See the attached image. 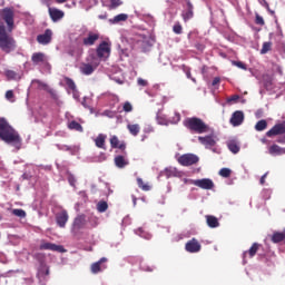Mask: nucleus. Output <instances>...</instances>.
I'll list each match as a JSON object with an SVG mask.
<instances>
[{"instance_id": "nucleus-40", "label": "nucleus", "mask_w": 285, "mask_h": 285, "mask_svg": "<svg viewBox=\"0 0 285 285\" xmlns=\"http://www.w3.org/2000/svg\"><path fill=\"white\" fill-rule=\"evenodd\" d=\"M173 32H175V35H181V32H184V27H181V23L176 22L173 27Z\"/></svg>"}, {"instance_id": "nucleus-36", "label": "nucleus", "mask_w": 285, "mask_h": 285, "mask_svg": "<svg viewBox=\"0 0 285 285\" xmlns=\"http://www.w3.org/2000/svg\"><path fill=\"white\" fill-rule=\"evenodd\" d=\"M272 48H273V42L271 41L264 42L261 49V55H266L267 52H271Z\"/></svg>"}, {"instance_id": "nucleus-62", "label": "nucleus", "mask_w": 285, "mask_h": 285, "mask_svg": "<svg viewBox=\"0 0 285 285\" xmlns=\"http://www.w3.org/2000/svg\"><path fill=\"white\" fill-rule=\"evenodd\" d=\"M284 235V239H285V229L283 232H281Z\"/></svg>"}, {"instance_id": "nucleus-10", "label": "nucleus", "mask_w": 285, "mask_h": 285, "mask_svg": "<svg viewBox=\"0 0 285 285\" xmlns=\"http://www.w3.org/2000/svg\"><path fill=\"white\" fill-rule=\"evenodd\" d=\"M32 83H37L38 89L45 90L46 92H48L52 99H58L59 96L57 95V91L55 89L50 88V86H48V83H46L41 80H33Z\"/></svg>"}, {"instance_id": "nucleus-42", "label": "nucleus", "mask_w": 285, "mask_h": 285, "mask_svg": "<svg viewBox=\"0 0 285 285\" xmlns=\"http://www.w3.org/2000/svg\"><path fill=\"white\" fill-rule=\"evenodd\" d=\"M12 215H14L16 217H26V210L23 209H13L12 210Z\"/></svg>"}, {"instance_id": "nucleus-47", "label": "nucleus", "mask_w": 285, "mask_h": 285, "mask_svg": "<svg viewBox=\"0 0 285 285\" xmlns=\"http://www.w3.org/2000/svg\"><path fill=\"white\" fill-rule=\"evenodd\" d=\"M6 77H7V79H17V73L13 70H7Z\"/></svg>"}, {"instance_id": "nucleus-53", "label": "nucleus", "mask_w": 285, "mask_h": 285, "mask_svg": "<svg viewBox=\"0 0 285 285\" xmlns=\"http://www.w3.org/2000/svg\"><path fill=\"white\" fill-rule=\"evenodd\" d=\"M187 79H191L194 83H197V79L193 78V75L190 73V70L186 71Z\"/></svg>"}, {"instance_id": "nucleus-7", "label": "nucleus", "mask_w": 285, "mask_h": 285, "mask_svg": "<svg viewBox=\"0 0 285 285\" xmlns=\"http://www.w3.org/2000/svg\"><path fill=\"white\" fill-rule=\"evenodd\" d=\"M199 161V157L195 154H184L178 158L180 166H195Z\"/></svg>"}, {"instance_id": "nucleus-32", "label": "nucleus", "mask_w": 285, "mask_h": 285, "mask_svg": "<svg viewBox=\"0 0 285 285\" xmlns=\"http://www.w3.org/2000/svg\"><path fill=\"white\" fill-rule=\"evenodd\" d=\"M266 128H268V122L264 119L257 121L255 125V130H257V132H262L263 130H266Z\"/></svg>"}, {"instance_id": "nucleus-33", "label": "nucleus", "mask_w": 285, "mask_h": 285, "mask_svg": "<svg viewBox=\"0 0 285 285\" xmlns=\"http://www.w3.org/2000/svg\"><path fill=\"white\" fill-rule=\"evenodd\" d=\"M259 250V244L254 243L248 252H245L244 255H249V257H255L257 255V252Z\"/></svg>"}, {"instance_id": "nucleus-15", "label": "nucleus", "mask_w": 285, "mask_h": 285, "mask_svg": "<svg viewBox=\"0 0 285 285\" xmlns=\"http://www.w3.org/2000/svg\"><path fill=\"white\" fill-rule=\"evenodd\" d=\"M37 41L41 46H48L52 41V30L46 29V31L42 35L37 36Z\"/></svg>"}, {"instance_id": "nucleus-57", "label": "nucleus", "mask_w": 285, "mask_h": 285, "mask_svg": "<svg viewBox=\"0 0 285 285\" xmlns=\"http://www.w3.org/2000/svg\"><path fill=\"white\" fill-rule=\"evenodd\" d=\"M36 259H39L41 257V254H35Z\"/></svg>"}, {"instance_id": "nucleus-46", "label": "nucleus", "mask_w": 285, "mask_h": 285, "mask_svg": "<svg viewBox=\"0 0 285 285\" xmlns=\"http://www.w3.org/2000/svg\"><path fill=\"white\" fill-rule=\"evenodd\" d=\"M124 112H132V105L129 101H126L122 106Z\"/></svg>"}, {"instance_id": "nucleus-37", "label": "nucleus", "mask_w": 285, "mask_h": 285, "mask_svg": "<svg viewBox=\"0 0 285 285\" xmlns=\"http://www.w3.org/2000/svg\"><path fill=\"white\" fill-rule=\"evenodd\" d=\"M97 210L98 213H106V210H108V203L106 200H100L97 204Z\"/></svg>"}, {"instance_id": "nucleus-1", "label": "nucleus", "mask_w": 285, "mask_h": 285, "mask_svg": "<svg viewBox=\"0 0 285 285\" xmlns=\"http://www.w3.org/2000/svg\"><path fill=\"white\" fill-rule=\"evenodd\" d=\"M14 30V7L0 9V50L10 55L17 50V40L12 37Z\"/></svg>"}, {"instance_id": "nucleus-59", "label": "nucleus", "mask_w": 285, "mask_h": 285, "mask_svg": "<svg viewBox=\"0 0 285 285\" xmlns=\"http://www.w3.org/2000/svg\"><path fill=\"white\" fill-rule=\"evenodd\" d=\"M267 141H268V140H266V138H263V139H262V142H263V144H266Z\"/></svg>"}, {"instance_id": "nucleus-43", "label": "nucleus", "mask_w": 285, "mask_h": 285, "mask_svg": "<svg viewBox=\"0 0 285 285\" xmlns=\"http://www.w3.org/2000/svg\"><path fill=\"white\" fill-rule=\"evenodd\" d=\"M230 169H228V168H222L220 170H219V175H220V177H225V178H228V177H230Z\"/></svg>"}, {"instance_id": "nucleus-14", "label": "nucleus", "mask_w": 285, "mask_h": 285, "mask_svg": "<svg viewBox=\"0 0 285 285\" xmlns=\"http://www.w3.org/2000/svg\"><path fill=\"white\" fill-rule=\"evenodd\" d=\"M185 250H187V253H199L202 250V245L198 239L193 238L186 243Z\"/></svg>"}, {"instance_id": "nucleus-41", "label": "nucleus", "mask_w": 285, "mask_h": 285, "mask_svg": "<svg viewBox=\"0 0 285 285\" xmlns=\"http://www.w3.org/2000/svg\"><path fill=\"white\" fill-rule=\"evenodd\" d=\"M68 181L72 186V188L77 187V178L72 174H68Z\"/></svg>"}, {"instance_id": "nucleus-52", "label": "nucleus", "mask_w": 285, "mask_h": 285, "mask_svg": "<svg viewBox=\"0 0 285 285\" xmlns=\"http://www.w3.org/2000/svg\"><path fill=\"white\" fill-rule=\"evenodd\" d=\"M266 177H268V173H265L259 180L261 186H264L266 184Z\"/></svg>"}, {"instance_id": "nucleus-24", "label": "nucleus", "mask_w": 285, "mask_h": 285, "mask_svg": "<svg viewBox=\"0 0 285 285\" xmlns=\"http://www.w3.org/2000/svg\"><path fill=\"white\" fill-rule=\"evenodd\" d=\"M104 262H108V259L106 257H102L91 265V273H94V275H97V273H101V264H104Z\"/></svg>"}, {"instance_id": "nucleus-4", "label": "nucleus", "mask_w": 285, "mask_h": 285, "mask_svg": "<svg viewBox=\"0 0 285 285\" xmlns=\"http://www.w3.org/2000/svg\"><path fill=\"white\" fill-rule=\"evenodd\" d=\"M101 35L98 31H87L82 37V46L90 48L97 43L98 39H100Z\"/></svg>"}, {"instance_id": "nucleus-29", "label": "nucleus", "mask_w": 285, "mask_h": 285, "mask_svg": "<svg viewBox=\"0 0 285 285\" xmlns=\"http://www.w3.org/2000/svg\"><path fill=\"white\" fill-rule=\"evenodd\" d=\"M227 147H228V150H230V153H233L234 155H237V153H239L240 150L239 144H237L236 140H229L227 142Z\"/></svg>"}, {"instance_id": "nucleus-34", "label": "nucleus", "mask_w": 285, "mask_h": 285, "mask_svg": "<svg viewBox=\"0 0 285 285\" xmlns=\"http://www.w3.org/2000/svg\"><path fill=\"white\" fill-rule=\"evenodd\" d=\"M127 129L129 130L130 135H132L134 137H137V135H139L141 127H139V125H128Z\"/></svg>"}, {"instance_id": "nucleus-18", "label": "nucleus", "mask_w": 285, "mask_h": 285, "mask_svg": "<svg viewBox=\"0 0 285 285\" xmlns=\"http://www.w3.org/2000/svg\"><path fill=\"white\" fill-rule=\"evenodd\" d=\"M229 124H232V126L234 127L242 126V124H244V111H239V110L235 111L232 115Z\"/></svg>"}, {"instance_id": "nucleus-6", "label": "nucleus", "mask_w": 285, "mask_h": 285, "mask_svg": "<svg viewBox=\"0 0 285 285\" xmlns=\"http://www.w3.org/2000/svg\"><path fill=\"white\" fill-rule=\"evenodd\" d=\"M184 10L181 11V18L185 21H190L195 17V6L190 0H186V4L183 6Z\"/></svg>"}, {"instance_id": "nucleus-23", "label": "nucleus", "mask_w": 285, "mask_h": 285, "mask_svg": "<svg viewBox=\"0 0 285 285\" xmlns=\"http://www.w3.org/2000/svg\"><path fill=\"white\" fill-rule=\"evenodd\" d=\"M206 217V223L209 228H218L219 226V219L213 215H207Z\"/></svg>"}, {"instance_id": "nucleus-51", "label": "nucleus", "mask_w": 285, "mask_h": 285, "mask_svg": "<svg viewBox=\"0 0 285 285\" xmlns=\"http://www.w3.org/2000/svg\"><path fill=\"white\" fill-rule=\"evenodd\" d=\"M220 82H222V78L215 77L212 81V86H219Z\"/></svg>"}, {"instance_id": "nucleus-38", "label": "nucleus", "mask_w": 285, "mask_h": 285, "mask_svg": "<svg viewBox=\"0 0 285 285\" xmlns=\"http://www.w3.org/2000/svg\"><path fill=\"white\" fill-rule=\"evenodd\" d=\"M66 83H67L69 90H72V92L75 95V92H77V85L75 83V80L70 79V78H66Z\"/></svg>"}, {"instance_id": "nucleus-16", "label": "nucleus", "mask_w": 285, "mask_h": 285, "mask_svg": "<svg viewBox=\"0 0 285 285\" xmlns=\"http://www.w3.org/2000/svg\"><path fill=\"white\" fill-rule=\"evenodd\" d=\"M277 135H285V122L276 124L266 132V137H277Z\"/></svg>"}, {"instance_id": "nucleus-56", "label": "nucleus", "mask_w": 285, "mask_h": 285, "mask_svg": "<svg viewBox=\"0 0 285 285\" xmlns=\"http://www.w3.org/2000/svg\"><path fill=\"white\" fill-rule=\"evenodd\" d=\"M99 19H108V16L107 14L99 16Z\"/></svg>"}, {"instance_id": "nucleus-45", "label": "nucleus", "mask_w": 285, "mask_h": 285, "mask_svg": "<svg viewBox=\"0 0 285 285\" xmlns=\"http://www.w3.org/2000/svg\"><path fill=\"white\" fill-rule=\"evenodd\" d=\"M156 119L160 126H166V124H167L166 116H161V115L157 114Z\"/></svg>"}, {"instance_id": "nucleus-12", "label": "nucleus", "mask_w": 285, "mask_h": 285, "mask_svg": "<svg viewBox=\"0 0 285 285\" xmlns=\"http://www.w3.org/2000/svg\"><path fill=\"white\" fill-rule=\"evenodd\" d=\"M67 55H69V57H75L76 59H79L83 55V45L82 43L72 45L67 50Z\"/></svg>"}, {"instance_id": "nucleus-50", "label": "nucleus", "mask_w": 285, "mask_h": 285, "mask_svg": "<svg viewBox=\"0 0 285 285\" xmlns=\"http://www.w3.org/2000/svg\"><path fill=\"white\" fill-rule=\"evenodd\" d=\"M137 83L138 86L146 87L148 86V80H144V78H138Z\"/></svg>"}, {"instance_id": "nucleus-28", "label": "nucleus", "mask_w": 285, "mask_h": 285, "mask_svg": "<svg viewBox=\"0 0 285 285\" xmlns=\"http://www.w3.org/2000/svg\"><path fill=\"white\" fill-rule=\"evenodd\" d=\"M284 239V234L282 232H274L271 237V242H273V244H281Z\"/></svg>"}, {"instance_id": "nucleus-54", "label": "nucleus", "mask_w": 285, "mask_h": 285, "mask_svg": "<svg viewBox=\"0 0 285 285\" xmlns=\"http://www.w3.org/2000/svg\"><path fill=\"white\" fill-rule=\"evenodd\" d=\"M276 141L277 144H285V136L279 137Z\"/></svg>"}, {"instance_id": "nucleus-44", "label": "nucleus", "mask_w": 285, "mask_h": 285, "mask_svg": "<svg viewBox=\"0 0 285 285\" xmlns=\"http://www.w3.org/2000/svg\"><path fill=\"white\" fill-rule=\"evenodd\" d=\"M255 23L256 26H265L266 22L264 21V18L259 16V13H256Z\"/></svg>"}, {"instance_id": "nucleus-9", "label": "nucleus", "mask_w": 285, "mask_h": 285, "mask_svg": "<svg viewBox=\"0 0 285 285\" xmlns=\"http://www.w3.org/2000/svg\"><path fill=\"white\" fill-rule=\"evenodd\" d=\"M70 219V216L68 215V210L62 209L61 212L56 214V224L59 226V228H63L68 220Z\"/></svg>"}, {"instance_id": "nucleus-39", "label": "nucleus", "mask_w": 285, "mask_h": 285, "mask_svg": "<svg viewBox=\"0 0 285 285\" xmlns=\"http://www.w3.org/2000/svg\"><path fill=\"white\" fill-rule=\"evenodd\" d=\"M109 1H110L109 10H117V8H119V6L124 3L121 0H109Z\"/></svg>"}, {"instance_id": "nucleus-20", "label": "nucleus", "mask_w": 285, "mask_h": 285, "mask_svg": "<svg viewBox=\"0 0 285 285\" xmlns=\"http://www.w3.org/2000/svg\"><path fill=\"white\" fill-rule=\"evenodd\" d=\"M31 61H32L33 66H39V63H46L48 60L46 59V53L35 52L31 56Z\"/></svg>"}, {"instance_id": "nucleus-3", "label": "nucleus", "mask_w": 285, "mask_h": 285, "mask_svg": "<svg viewBox=\"0 0 285 285\" xmlns=\"http://www.w3.org/2000/svg\"><path fill=\"white\" fill-rule=\"evenodd\" d=\"M183 124L189 132H195L196 135H204V132L210 130V127L198 117L186 118Z\"/></svg>"}, {"instance_id": "nucleus-26", "label": "nucleus", "mask_w": 285, "mask_h": 285, "mask_svg": "<svg viewBox=\"0 0 285 285\" xmlns=\"http://www.w3.org/2000/svg\"><path fill=\"white\" fill-rule=\"evenodd\" d=\"M269 155H285V148L279 147L278 145H272L268 148Z\"/></svg>"}, {"instance_id": "nucleus-30", "label": "nucleus", "mask_w": 285, "mask_h": 285, "mask_svg": "<svg viewBox=\"0 0 285 285\" xmlns=\"http://www.w3.org/2000/svg\"><path fill=\"white\" fill-rule=\"evenodd\" d=\"M115 164L117 168H126V166H128V160H126L124 156H116Z\"/></svg>"}, {"instance_id": "nucleus-60", "label": "nucleus", "mask_w": 285, "mask_h": 285, "mask_svg": "<svg viewBox=\"0 0 285 285\" xmlns=\"http://www.w3.org/2000/svg\"><path fill=\"white\" fill-rule=\"evenodd\" d=\"M46 275H50V269H46Z\"/></svg>"}, {"instance_id": "nucleus-11", "label": "nucleus", "mask_w": 285, "mask_h": 285, "mask_svg": "<svg viewBox=\"0 0 285 285\" xmlns=\"http://www.w3.org/2000/svg\"><path fill=\"white\" fill-rule=\"evenodd\" d=\"M40 250H52L55 253H66V249L63 248V246L61 245H57L55 243H41L40 244V247H39Z\"/></svg>"}, {"instance_id": "nucleus-13", "label": "nucleus", "mask_w": 285, "mask_h": 285, "mask_svg": "<svg viewBox=\"0 0 285 285\" xmlns=\"http://www.w3.org/2000/svg\"><path fill=\"white\" fill-rule=\"evenodd\" d=\"M48 12H49V17H50L51 21H53V23H57V21H61V19H63V17H66V13L62 10L57 9V8L49 7Z\"/></svg>"}, {"instance_id": "nucleus-61", "label": "nucleus", "mask_w": 285, "mask_h": 285, "mask_svg": "<svg viewBox=\"0 0 285 285\" xmlns=\"http://www.w3.org/2000/svg\"><path fill=\"white\" fill-rule=\"evenodd\" d=\"M134 204H137V198L136 197H134Z\"/></svg>"}, {"instance_id": "nucleus-8", "label": "nucleus", "mask_w": 285, "mask_h": 285, "mask_svg": "<svg viewBox=\"0 0 285 285\" xmlns=\"http://www.w3.org/2000/svg\"><path fill=\"white\" fill-rule=\"evenodd\" d=\"M191 184L198 188H203V190H213V188H215V183H213L210 178L193 180Z\"/></svg>"}, {"instance_id": "nucleus-48", "label": "nucleus", "mask_w": 285, "mask_h": 285, "mask_svg": "<svg viewBox=\"0 0 285 285\" xmlns=\"http://www.w3.org/2000/svg\"><path fill=\"white\" fill-rule=\"evenodd\" d=\"M6 99H8V101H14V100H13V99H14V91L8 90V91L6 92Z\"/></svg>"}, {"instance_id": "nucleus-58", "label": "nucleus", "mask_w": 285, "mask_h": 285, "mask_svg": "<svg viewBox=\"0 0 285 285\" xmlns=\"http://www.w3.org/2000/svg\"><path fill=\"white\" fill-rule=\"evenodd\" d=\"M176 117H177L178 121H179V119H181V116L179 114H176Z\"/></svg>"}, {"instance_id": "nucleus-21", "label": "nucleus", "mask_w": 285, "mask_h": 285, "mask_svg": "<svg viewBox=\"0 0 285 285\" xmlns=\"http://www.w3.org/2000/svg\"><path fill=\"white\" fill-rule=\"evenodd\" d=\"M111 148H118L119 150H126V142L119 141L117 136H111L110 140Z\"/></svg>"}, {"instance_id": "nucleus-19", "label": "nucleus", "mask_w": 285, "mask_h": 285, "mask_svg": "<svg viewBox=\"0 0 285 285\" xmlns=\"http://www.w3.org/2000/svg\"><path fill=\"white\" fill-rule=\"evenodd\" d=\"M198 141H199V144L205 146V148H213V146H215L217 144V141L215 140V138L213 136H205V137L199 136Z\"/></svg>"}, {"instance_id": "nucleus-31", "label": "nucleus", "mask_w": 285, "mask_h": 285, "mask_svg": "<svg viewBox=\"0 0 285 285\" xmlns=\"http://www.w3.org/2000/svg\"><path fill=\"white\" fill-rule=\"evenodd\" d=\"M69 130H76L77 132H83V127L77 120H72L68 124Z\"/></svg>"}, {"instance_id": "nucleus-55", "label": "nucleus", "mask_w": 285, "mask_h": 285, "mask_svg": "<svg viewBox=\"0 0 285 285\" xmlns=\"http://www.w3.org/2000/svg\"><path fill=\"white\" fill-rule=\"evenodd\" d=\"M56 1V3H66V1H68V0H55Z\"/></svg>"}, {"instance_id": "nucleus-22", "label": "nucleus", "mask_w": 285, "mask_h": 285, "mask_svg": "<svg viewBox=\"0 0 285 285\" xmlns=\"http://www.w3.org/2000/svg\"><path fill=\"white\" fill-rule=\"evenodd\" d=\"M106 139L107 136L104 134H99L95 139V145L97 148H101L102 150H106Z\"/></svg>"}, {"instance_id": "nucleus-49", "label": "nucleus", "mask_w": 285, "mask_h": 285, "mask_svg": "<svg viewBox=\"0 0 285 285\" xmlns=\"http://www.w3.org/2000/svg\"><path fill=\"white\" fill-rule=\"evenodd\" d=\"M233 66L240 68L242 70H246V65L242 61H233Z\"/></svg>"}, {"instance_id": "nucleus-35", "label": "nucleus", "mask_w": 285, "mask_h": 285, "mask_svg": "<svg viewBox=\"0 0 285 285\" xmlns=\"http://www.w3.org/2000/svg\"><path fill=\"white\" fill-rule=\"evenodd\" d=\"M121 21H128V14L119 13L112 20H110V23H119Z\"/></svg>"}, {"instance_id": "nucleus-5", "label": "nucleus", "mask_w": 285, "mask_h": 285, "mask_svg": "<svg viewBox=\"0 0 285 285\" xmlns=\"http://www.w3.org/2000/svg\"><path fill=\"white\" fill-rule=\"evenodd\" d=\"M86 224H88L86 215L79 214L72 222L71 232H73V234L77 235L79 230H83V228H86Z\"/></svg>"}, {"instance_id": "nucleus-2", "label": "nucleus", "mask_w": 285, "mask_h": 285, "mask_svg": "<svg viewBox=\"0 0 285 285\" xmlns=\"http://www.w3.org/2000/svg\"><path fill=\"white\" fill-rule=\"evenodd\" d=\"M0 139L4 144H10L16 150H21L23 146V139L19 131L12 128L6 118H0Z\"/></svg>"}, {"instance_id": "nucleus-17", "label": "nucleus", "mask_w": 285, "mask_h": 285, "mask_svg": "<svg viewBox=\"0 0 285 285\" xmlns=\"http://www.w3.org/2000/svg\"><path fill=\"white\" fill-rule=\"evenodd\" d=\"M108 55H110V45L102 41L97 48V57L102 59V57H108Z\"/></svg>"}, {"instance_id": "nucleus-25", "label": "nucleus", "mask_w": 285, "mask_h": 285, "mask_svg": "<svg viewBox=\"0 0 285 285\" xmlns=\"http://www.w3.org/2000/svg\"><path fill=\"white\" fill-rule=\"evenodd\" d=\"M136 181H137L138 188H140V190H144L145 193L153 190V186L148 183H145L144 179L137 178Z\"/></svg>"}, {"instance_id": "nucleus-27", "label": "nucleus", "mask_w": 285, "mask_h": 285, "mask_svg": "<svg viewBox=\"0 0 285 285\" xmlns=\"http://www.w3.org/2000/svg\"><path fill=\"white\" fill-rule=\"evenodd\" d=\"M80 72L82 75H92L95 72V67H92L90 63H82L80 67Z\"/></svg>"}]
</instances>
